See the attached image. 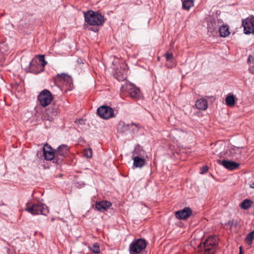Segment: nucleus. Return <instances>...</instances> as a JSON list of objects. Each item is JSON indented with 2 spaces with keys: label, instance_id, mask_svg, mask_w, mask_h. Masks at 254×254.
Listing matches in <instances>:
<instances>
[{
  "label": "nucleus",
  "instance_id": "nucleus-1",
  "mask_svg": "<svg viewBox=\"0 0 254 254\" xmlns=\"http://www.w3.org/2000/svg\"><path fill=\"white\" fill-rule=\"evenodd\" d=\"M85 22L88 24L92 26H96L95 27H90L89 30L98 32L99 30V26H103L106 18L104 15L98 12L94 11L92 10H88L84 14Z\"/></svg>",
  "mask_w": 254,
  "mask_h": 254
},
{
  "label": "nucleus",
  "instance_id": "nucleus-2",
  "mask_svg": "<svg viewBox=\"0 0 254 254\" xmlns=\"http://www.w3.org/2000/svg\"><path fill=\"white\" fill-rule=\"evenodd\" d=\"M217 244L216 236L209 237L198 246L201 254H214Z\"/></svg>",
  "mask_w": 254,
  "mask_h": 254
},
{
  "label": "nucleus",
  "instance_id": "nucleus-3",
  "mask_svg": "<svg viewBox=\"0 0 254 254\" xmlns=\"http://www.w3.org/2000/svg\"><path fill=\"white\" fill-rule=\"evenodd\" d=\"M25 210L32 215L41 214L46 216L49 212L47 205L39 202L27 203Z\"/></svg>",
  "mask_w": 254,
  "mask_h": 254
},
{
  "label": "nucleus",
  "instance_id": "nucleus-4",
  "mask_svg": "<svg viewBox=\"0 0 254 254\" xmlns=\"http://www.w3.org/2000/svg\"><path fill=\"white\" fill-rule=\"evenodd\" d=\"M146 247V241L144 239L134 240L129 246V254H138Z\"/></svg>",
  "mask_w": 254,
  "mask_h": 254
},
{
  "label": "nucleus",
  "instance_id": "nucleus-5",
  "mask_svg": "<svg viewBox=\"0 0 254 254\" xmlns=\"http://www.w3.org/2000/svg\"><path fill=\"white\" fill-rule=\"evenodd\" d=\"M43 153L45 159L46 160H53V163L60 164L61 163V158H57L55 151L50 145L45 144L43 148Z\"/></svg>",
  "mask_w": 254,
  "mask_h": 254
},
{
  "label": "nucleus",
  "instance_id": "nucleus-6",
  "mask_svg": "<svg viewBox=\"0 0 254 254\" xmlns=\"http://www.w3.org/2000/svg\"><path fill=\"white\" fill-rule=\"evenodd\" d=\"M37 99L41 105L45 107L51 104L54 97L49 90L44 89L38 96Z\"/></svg>",
  "mask_w": 254,
  "mask_h": 254
},
{
  "label": "nucleus",
  "instance_id": "nucleus-7",
  "mask_svg": "<svg viewBox=\"0 0 254 254\" xmlns=\"http://www.w3.org/2000/svg\"><path fill=\"white\" fill-rule=\"evenodd\" d=\"M97 115L102 119L108 120L115 117L114 110L110 107L102 105L97 110Z\"/></svg>",
  "mask_w": 254,
  "mask_h": 254
},
{
  "label": "nucleus",
  "instance_id": "nucleus-8",
  "mask_svg": "<svg viewBox=\"0 0 254 254\" xmlns=\"http://www.w3.org/2000/svg\"><path fill=\"white\" fill-rule=\"evenodd\" d=\"M55 82H62L66 86V90H71L73 86L71 77L64 73L58 74L55 78Z\"/></svg>",
  "mask_w": 254,
  "mask_h": 254
},
{
  "label": "nucleus",
  "instance_id": "nucleus-9",
  "mask_svg": "<svg viewBox=\"0 0 254 254\" xmlns=\"http://www.w3.org/2000/svg\"><path fill=\"white\" fill-rule=\"evenodd\" d=\"M59 113V107L56 104H52L46 111V114L42 117L43 120L53 122L54 117H56Z\"/></svg>",
  "mask_w": 254,
  "mask_h": 254
},
{
  "label": "nucleus",
  "instance_id": "nucleus-10",
  "mask_svg": "<svg viewBox=\"0 0 254 254\" xmlns=\"http://www.w3.org/2000/svg\"><path fill=\"white\" fill-rule=\"evenodd\" d=\"M242 25L244 27V33L249 34L254 33V16L252 15L251 18H247L243 20Z\"/></svg>",
  "mask_w": 254,
  "mask_h": 254
},
{
  "label": "nucleus",
  "instance_id": "nucleus-11",
  "mask_svg": "<svg viewBox=\"0 0 254 254\" xmlns=\"http://www.w3.org/2000/svg\"><path fill=\"white\" fill-rule=\"evenodd\" d=\"M125 89L132 98L140 99L141 97L139 89L132 83L127 84Z\"/></svg>",
  "mask_w": 254,
  "mask_h": 254
},
{
  "label": "nucleus",
  "instance_id": "nucleus-12",
  "mask_svg": "<svg viewBox=\"0 0 254 254\" xmlns=\"http://www.w3.org/2000/svg\"><path fill=\"white\" fill-rule=\"evenodd\" d=\"M192 213V210L189 207H185L182 210L175 212L176 217L180 220H186L190 217Z\"/></svg>",
  "mask_w": 254,
  "mask_h": 254
},
{
  "label": "nucleus",
  "instance_id": "nucleus-13",
  "mask_svg": "<svg viewBox=\"0 0 254 254\" xmlns=\"http://www.w3.org/2000/svg\"><path fill=\"white\" fill-rule=\"evenodd\" d=\"M29 72L35 74H37L42 72L44 67L38 63L37 60H33L29 64Z\"/></svg>",
  "mask_w": 254,
  "mask_h": 254
},
{
  "label": "nucleus",
  "instance_id": "nucleus-14",
  "mask_svg": "<svg viewBox=\"0 0 254 254\" xmlns=\"http://www.w3.org/2000/svg\"><path fill=\"white\" fill-rule=\"evenodd\" d=\"M112 206V203L107 200L97 201L95 203V208L99 211L104 212Z\"/></svg>",
  "mask_w": 254,
  "mask_h": 254
},
{
  "label": "nucleus",
  "instance_id": "nucleus-15",
  "mask_svg": "<svg viewBox=\"0 0 254 254\" xmlns=\"http://www.w3.org/2000/svg\"><path fill=\"white\" fill-rule=\"evenodd\" d=\"M219 162L220 164L223 165L225 168L231 171L237 169L240 165L238 163L229 160H219Z\"/></svg>",
  "mask_w": 254,
  "mask_h": 254
},
{
  "label": "nucleus",
  "instance_id": "nucleus-16",
  "mask_svg": "<svg viewBox=\"0 0 254 254\" xmlns=\"http://www.w3.org/2000/svg\"><path fill=\"white\" fill-rule=\"evenodd\" d=\"M68 150L67 146L61 145L58 147L57 150H55L57 158H61V162L65 156Z\"/></svg>",
  "mask_w": 254,
  "mask_h": 254
},
{
  "label": "nucleus",
  "instance_id": "nucleus-17",
  "mask_svg": "<svg viewBox=\"0 0 254 254\" xmlns=\"http://www.w3.org/2000/svg\"><path fill=\"white\" fill-rule=\"evenodd\" d=\"M133 166L135 168H142L145 164V160L143 157L134 156Z\"/></svg>",
  "mask_w": 254,
  "mask_h": 254
},
{
  "label": "nucleus",
  "instance_id": "nucleus-18",
  "mask_svg": "<svg viewBox=\"0 0 254 254\" xmlns=\"http://www.w3.org/2000/svg\"><path fill=\"white\" fill-rule=\"evenodd\" d=\"M196 107L201 110H205L208 107L207 101L205 99H200L195 102Z\"/></svg>",
  "mask_w": 254,
  "mask_h": 254
},
{
  "label": "nucleus",
  "instance_id": "nucleus-19",
  "mask_svg": "<svg viewBox=\"0 0 254 254\" xmlns=\"http://www.w3.org/2000/svg\"><path fill=\"white\" fill-rule=\"evenodd\" d=\"M144 153L145 152L143 150L142 147L139 144H136L132 152V157L134 156L143 157Z\"/></svg>",
  "mask_w": 254,
  "mask_h": 254
},
{
  "label": "nucleus",
  "instance_id": "nucleus-20",
  "mask_svg": "<svg viewBox=\"0 0 254 254\" xmlns=\"http://www.w3.org/2000/svg\"><path fill=\"white\" fill-rule=\"evenodd\" d=\"M219 32L220 36L222 37H227L230 34L229 27L227 25H223L220 26L219 28Z\"/></svg>",
  "mask_w": 254,
  "mask_h": 254
},
{
  "label": "nucleus",
  "instance_id": "nucleus-21",
  "mask_svg": "<svg viewBox=\"0 0 254 254\" xmlns=\"http://www.w3.org/2000/svg\"><path fill=\"white\" fill-rule=\"evenodd\" d=\"M226 104L229 107H233L236 103L235 97L233 94H228L225 98Z\"/></svg>",
  "mask_w": 254,
  "mask_h": 254
},
{
  "label": "nucleus",
  "instance_id": "nucleus-22",
  "mask_svg": "<svg viewBox=\"0 0 254 254\" xmlns=\"http://www.w3.org/2000/svg\"><path fill=\"white\" fill-rule=\"evenodd\" d=\"M183 2L182 8L184 9L188 10L193 6L194 0H182Z\"/></svg>",
  "mask_w": 254,
  "mask_h": 254
},
{
  "label": "nucleus",
  "instance_id": "nucleus-23",
  "mask_svg": "<svg viewBox=\"0 0 254 254\" xmlns=\"http://www.w3.org/2000/svg\"><path fill=\"white\" fill-rule=\"evenodd\" d=\"M253 204V201L249 199L243 200L240 204V207L243 209H248Z\"/></svg>",
  "mask_w": 254,
  "mask_h": 254
},
{
  "label": "nucleus",
  "instance_id": "nucleus-24",
  "mask_svg": "<svg viewBox=\"0 0 254 254\" xmlns=\"http://www.w3.org/2000/svg\"><path fill=\"white\" fill-rule=\"evenodd\" d=\"M254 239V230L252 231L249 234H248L245 238V242L247 244L251 246L253 243V240Z\"/></svg>",
  "mask_w": 254,
  "mask_h": 254
},
{
  "label": "nucleus",
  "instance_id": "nucleus-25",
  "mask_svg": "<svg viewBox=\"0 0 254 254\" xmlns=\"http://www.w3.org/2000/svg\"><path fill=\"white\" fill-rule=\"evenodd\" d=\"M35 60H37L38 63H39V64L42 66L43 67L47 64V62L45 60L44 55H38L37 59H35Z\"/></svg>",
  "mask_w": 254,
  "mask_h": 254
},
{
  "label": "nucleus",
  "instance_id": "nucleus-26",
  "mask_svg": "<svg viewBox=\"0 0 254 254\" xmlns=\"http://www.w3.org/2000/svg\"><path fill=\"white\" fill-rule=\"evenodd\" d=\"M135 126L137 127L136 124L134 123H132L131 124H126L125 123L123 125V129L124 131L133 130V127Z\"/></svg>",
  "mask_w": 254,
  "mask_h": 254
},
{
  "label": "nucleus",
  "instance_id": "nucleus-27",
  "mask_svg": "<svg viewBox=\"0 0 254 254\" xmlns=\"http://www.w3.org/2000/svg\"><path fill=\"white\" fill-rule=\"evenodd\" d=\"M226 225L229 226L230 229L236 228L238 226V222L235 219L229 220L226 223Z\"/></svg>",
  "mask_w": 254,
  "mask_h": 254
},
{
  "label": "nucleus",
  "instance_id": "nucleus-28",
  "mask_svg": "<svg viewBox=\"0 0 254 254\" xmlns=\"http://www.w3.org/2000/svg\"><path fill=\"white\" fill-rule=\"evenodd\" d=\"M92 252L95 254H99L100 253V246L98 243H94L92 247L90 248Z\"/></svg>",
  "mask_w": 254,
  "mask_h": 254
},
{
  "label": "nucleus",
  "instance_id": "nucleus-29",
  "mask_svg": "<svg viewBox=\"0 0 254 254\" xmlns=\"http://www.w3.org/2000/svg\"><path fill=\"white\" fill-rule=\"evenodd\" d=\"M115 76L116 78L118 81H124L127 78V76L126 74H123V73L120 74L119 73H118L117 72L115 74Z\"/></svg>",
  "mask_w": 254,
  "mask_h": 254
},
{
  "label": "nucleus",
  "instance_id": "nucleus-30",
  "mask_svg": "<svg viewBox=\"0 0 254 254\" xmlns=\"http://www.w3.org/2000/svg\"><path fill=\"white\" fill-rule=\"evenodd\" d=\"M164 56L165 57L167 62H170L172 60H173L174 57L172 53H166L164 54Z\"/></svg>",
  "mask_w": 254,
  "mask_h": 254
},
{
  "label": "nucleus",
  "instance_id": "nucleus-31",
  "mask_svg": "<svg viewBox=\"0 0 254 254\" xmlns=\"http://www.w3.org/2000/svg\"><path fill=\"white\" fill-rule=\"evenodd\" d=\"M84 155L86 156L87 158H91L92 155L91 149L88 148V149H86L85 150Z\"/></svg>",
  "mask_w": 254,
  "mask_h": 254
},
{
  "label": "nucleus",
  "instance_id": "nucleus-32",
  "mask_svg": "<svg viewBox=\"0 0 254 254\" xmlns=\"http://www.w3.org/2000/svg\"><path fill=\"white\" fill-rule=\"evenodd\" d=\"M169 63L167 64V66L168 68H172L175 67L176 65V64L174 60H172L171 61L168 62Z\"/></svg>",
  "mask_w": 254,
  "mask_h": 254
},
{
  "label": "nucleus",
  "instance_id": "nucleus-33",
  "mask_svg": "<svg viewBox=\"0 0 254 254\" xmlns=\"http://www.w3.org/2000/svg\"><path fill=\"white\" fill-rule=\"evenodd\" d=\"M75 123L80 125H84L85 124V120L82 118H80L79 119L76 120L75 121Z\"/></svg>",
  "mask_w": 254,
  "mask_h": 254
},
{
  "label": "nucleus",
  "instance_id": "nucleus-34",
  "mask_svg": "<svg viewBox=\"0 0 254 254\" xmlns=\"http://www.w3.org/2000/svg\"><path fill=\"white\" fill-rule=\"evenodd\" d=\"M208 167L207 166H203L201 169L200 173L203 174L208 171Z\"/></svg>",
  "mask_w": 254,
  "mask_h": 254
},
{
  "label": "nucleus",
  "instance_id": "nucleus-35",
  "mask_svg": "<svg viewBox=\"0 0 254 254\" xmlns=\"http://www.w3.org/2000/svg\"><path fill=\"white\" fill-rule=\"evenodd\" d=\"M254 61V58L253 57V56L252 55H250L248 57V62H253Z\"/></svg>",
  "mask_w": 254,
  "mask_h": 254
},
{
  "label": "nucleus",
  "instance_id": "nucleus-36",
  "mask_svg": "<svg viewBox=\"0 0 254 254\" xmlns=\"http://www.w3.org/2000/svg\"><path fill=\"white\" fill-rule=\"evenodd\" d=\"M249 70L250 71V72L253 74L254 73V67L253 66H251L249 69Z\"/></svg>",
  "mask_w": 254,
  "mask_h": 254
},
{
  "label": "nucleus",
  "instance_id": "nucleus-37",
  "mask_svg": "<svg viewBox=\"0 0 254 254\" xmlns=\"http://www.w3.org/2000/svg\"><path fill=\"white\" fill-rule=\"evenodd\" d=\"M254 183H252L251 185V187L252 188H254Z\"/></svg>",
  "mask_w": 254,
  "mask_h": 254
},
{
  "label": "nucleus",
  "instance_id": "nucleus-38",
  "mask_svg": "<svg viewBox=\"0 0 254 254\" xmlns=\"http://www.w3.org/2000/svg\"><path fill=\"white\" fill-rule=\"evenodd\" d=\"M241 249H242V247H240V252L239 254H243L242 252H241Z\"/></svg>",
  "mask_w": 254,
  "mask_h": 254
},
{
  "label": "nucleus",
  "instance_id": "nucleus-39",
  "mask_svg": "<svg viewBox=\"0 0 254 254\" xmlns=\"http://www.w3.org/2000/svg\"><path fill=\"white\" fill-rule=\"evenodd\" d=\"M54 220H55V218H52V219H51V221H54Z\"/></svg>",
  "mask_w": 254,
  "mask_h": 254
},
{
  "label": "nucleus",
  "instance_id": "nucleus-40",
  "mask_svg": "<svg viewBox=\"0 0 254 254\" xmlns=\"http://www.w3.org/2000/svg\"><path fill=\"white\" fill-rule=\"evenodd\" d=\"M209 30H210L211 32H212V31L211 30V28H210V27H209Z\"/></svg>",
  "mask_w": 254,
  "mask_h": 254
},
{
  "label": "nucleus",
  "instance_id": "nucleus-41",
  "mask_svg": "<svg viewBox=\"0 0 254 254\" xmlns=\"http://www.w3.org/2000/svg\"><path fill=\"white\" fill-rule=\"evenodd\" d=\"M215 29V28L212 29L213 30H214Z\"/></svg>",
  "mask_w": 254,
  "mask_h": 254
},
{
  "label": "nucleus",
  "instance_id": "nucleus-42",
  "mask_svg": "<svg viewBox=\"0 0 254 254\" xmlns=\"http://www.w3.org/2000/svg\"><path fill=\"white\" fill-rule=\"evenodd\" d=\"M158 60H160V57H158Z\"/></svg>",
  "mask_w": 254,
  "mask_h": 254
}]
</instances>
